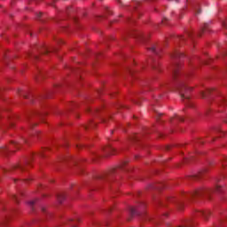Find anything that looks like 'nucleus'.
<instances>
[{
	"label": "nucleus",
	"instance_id": "39448f33",
	"mask_svg": "<svg viewBox=\"0 0 227 227\" xmlns=\"http://www.w3.org/2000/svg\"><path fill=\"white\" fill-rule=\"evenodd\" d=\"M104 152L105 153H106V155H114V148L111 145H107L106 147L104 148Z\"/></svg>",
	"mask_w": 227,
	"mask_h": 227
},
{
	"label": "nucleus",
	"instance_id": "a878e982",
	"mask_svg": "<svg viewBox=\"0 0 227 227\" xmlns=\"http://www.w3.org/2000/svg\"><path fill=\"white\" fill-rule=\"evenodd\" d=\"M36 15H37V19H40V17H42V12H39Z\"/></svg>",
	"mask_w": 227,
	"mask_h": 227
},
{
	"label": "nucleus",
	"instance_id": "a211bd4d",
	"mask_svg": "<svg viewBox=\"0 0 227 227\" xmlns=\"http://www.w3.org/2000/svg\"><path fill=\"white\" fill-rule=\"evenodd\" d=\"M222 26L224 27V29H227V19L222 21Z\"/></svg>",
	"mask_w": 227,
	"mask_h": 227
},
{
	"label": "nucleus",
	"instance_id": "f257e3e1",
	"mask_svg": "<svg viewBox=\"0 0 227 227\" xmlns=\"http://www.w3.org/2000/svg\"><path fill=\"white\" fill-rule=\"evenodd\" d=\"M221 192V185L216 184L215 189H207V188H200L198 190H195L192 193L189 194V198H192V200H196V198H201V196H207L210 200V194L212 192Z\"/></svg>",
	"mask_w": 227,
	"mask_h": 227
},
{
	"label": "nucleus",
	"instance_id": "20e7f679",
	"mask_svg": "<svg viewBox=\"0 0 227 227\" xmlns=\"http://www.w3.org/2000/svg\"><path fill=\"white\" fill-rule=\"evenodd\" d=\"M207 173V168L200 171L198 174L190 176L191 180H200Z\"/></svg>",
	"mask_w": 227,
	"mask_h": 227
},
{
	"label": "nucleus",
	"instance_id": "7ed1b4c3",
	"mask_svg": "<svg viewBox=\"0 0 227 227\" xmlns=\"http://www.w3.org/2000/svg\"><path fill=\"white\" fill-rule=\"evenodd\" d=\"M173 79L176 80L178 75H180V64L176 63L173 67Z\"/></svg>",
	"mask_w": 227,
	"mask_h": 227
},
{
	"label": "nucleus",
	"instance_id": "c9c22d12",
	"mask_svg": "<svg viewBox=\"0 0 227 227\" xmlns=\"http://www.w3.org/2000/svg\"><path fill=\"white\" fill-rule=\"evenodd\" d=\"M23 143H27V139H23Z\"/></svg>",
	"mask_w": 227,
	"mask_h": 227
},
{
	"label": "nucleus",
	"instance_id": "7c9ffc66",
	"mask_svg": "<svg viewBox=\"0 0 227 227\" xmlns=\"http://www.w3.org/2000/svg\"><path fill=\"white\" fill-rule=\"evenodd\" d=\"M188 106H189V107H192V103H189V104H188Z\"/></svg>",
	"mask_w": 227,
	"mask_h": 227
},
{
	"label": "nucleus",
	"instance_id": "1a4fd4ad",
	"mask_svg": "<svg viewBox=\"0 0 227 227\" xmlns=\"http://www.w3.org/2000/svg\"><path fill=\"white\" fill-rule=\"evenodd\" d=\"M175 121H184V118H183V117H180V116H178V115H175V117L172 118V119L170 120V121H171L172 123H174Z\"/></svg>",
	"mask_w": 227,
	"mask_h": 227
},
{
	"label": "nucleus",
	"instance_id": "473e14b6",
	"mask_svg": "<svg viewBox=\"0 0 227 227\" xmlns=\"http://www.w3.org/2000/svg\"><path fill=\"white\" fill-rule=\"evenodd\" d=\"M42 212H45V207L41 208Z\"/></svg>",
	"mask_w": 227,
	"mask_h": 227
},
{
	"label": "nucleus",
	"instance_id": "c03bdc74",
	"mask_svg": "<svg viewBox=\"0 0 227 227\" xmlns=\"http://www.w3.org/2000/svg\"><path fill=\"white\" fill-rule=\"evenodd\" d=\"M179 227H185V226H179ZM186 227H189V226H186Z\"/></svg>",
	"mask_w": 227,
	"mask_h": 227
},
{
	"label": "nucleus",
	"instance_id": "4468645a",
	"mask_svg": "<svg viewBox=\"0 0 227 227\" xmlns=\"http://www.w3.org/2000/svg\"><path fill=\"white\" fill-rule=\"evenodd\" d=\"M35 204H36V200H30L28 202V205H29L30 208H32V210H35L34 207H35Z\"/></svg>",
	"mask_w": 227,
	"mask_h": 227
},
{
	"label": "nucleus",
	"instance_id": "f8f14e48",
	"mask_svg": "<svg viewBox=\"0 0 227 227\" xmlns=\"http://www.w3.org/2000/svg\"><path fill=\"white\" fill-rule=\"evenodd\" d=\"M129 212L131 216L137 215L138 214L137 210H136V207H130Z\"/></svg>",
	"mask_w": 227,
	"mask_h": 227
},
{
	"label": "nucleus",
	"instance_id": "dca6fc26",
	"mask_svg": "<svg viewBox=\"0 0 227 227\" xmlns=\"http://www.w3.org/2000/svg\"><path fill=\"white\" fill-rule=\"evenodd\" d=\"M207 93H210V90H208L207 92H204V91L200 92L202 98H207Z\"/></svg>",
	"mask_w": 227,
	"mask_h": 227
},
{
	"label": "nucleus",
	"instance_id": "5701e85b",
	"mask_svg": "<svg viewBox=\"0 0 227 227\" xmlns=\"http://www.w3.org/2000/svg\"><path fill=\"white\" fill-rule=\"evenodd\" d=\"M226 99H220V105L221 106H226Z\"/></svg>",
	"mask_w": 227,
	"mask_h": 227
},
{
	"label": "nucleus",
	"instance_id": "9d476101",
	"mask_svg": "<svg viewBox=\"0 0 227 227\" xmlns=\"http://www.w3.org/2000/svg\"><path fill=\"white\" fill-rule=\"evenodd\" d=\"M207 29H208V25L207 23H205L204 26L200 28V33H199L198 35L201 36V33H203L204 31H207Z\"/></svg>",
	"mask_w": 227,
	"mask_h": 227
},
{
	"label": "nucleus",
	"instance_id": "4be33fe9",
	"mask_svg": "<svg viewBox=\"0 0 227 227\" xmlns=\"http://www.w3.org/2000/svg\"><path fill=\"white\" fill-rule=\"evenodd\" d=\"M153 70H159V64L158 63H154L153 65Z\"/></svg>",
	"mask_w": 227,
	"mask_h": 227
},
{
	"label": "nucleus",
	"instance_id": "a19ab883",
	"mask_svg": "<svg viewBox=\"0 0 227 227\" xmlns=\"http://www.w3.org/2000/svg\"><path fill=\"white\" fill-rule=\"evenodd\" d=\"M56 51V49H52V50H51V51Z\"/></svg>",
	"mask_w": 227,
	"mask_h": 227
},
{
	"label": "nucleus",
	"instance_id": "0eeeda50",
	"mask_svg": "<svg viewBox=\"0 0 227 227\" xmlns=\"http://www.w3.org/2000/svg\"><path fill=\"white\" fill-rule=\"evenodd\" d=\"M200 215H202L206 221L208 220V216L210 215V211H198Z\"/></svg>",
	"mask_w": 227,
	"mask_h": 227
},
{
	"label": "nucleus",
	"instance_id": "e433bc0d",
	"mask_svg": "<svg viewBox=\"0 0 227 227\" xmlns=\"http://www.w3.org/2000/svg\"><path fill=\"white\" fill-rule=\"evenodd\" d=\"M99 178H106V176H99Z\"/></svg>",
	"mask_w": 227,
	"mask_h": 227
},
{
	"label": "nucleus",
	"instance_id": "f704fd0d",
	"mask_svg": "<svg viewBox=\"0 0 227 227\" xmlns=\"http://www.w3.org/2000/svg\"><path fill=\"white\" fill-rule=\"evenodd\" d=\"M24 98H28L27 95H23Z\"/></svg>",
	"mask_w": 227,
	"mask_h": 227
},
{
	"label": "nucleus",
	"instance_id": "72a5a7b5",
	"mask_svg": "<svg viewBox=\"0 0 227 227\" xmlns=\"http://www.w3.org/2000/svg\"><path fill=\"white\" fill-rule=\"evenodd\" d=\"M188 36H192V33H188Z\"/></svg>",
	"mask_w": 227,
	"mask_h": 227
},
{
	"label": "nucleus",
	"instance_id": "423d86ee",
	"mask_svg": "<svg viewBox=\"0 0 227 227\" xmlns=\"http://www.w3.org/2000/svg\"><path fill=\"white\" fill-rule=\"evenodd\" d=\"M160 51H161L160 47L157 45H153V47L150 48V51L153 52V54H156V56H159Z\"/></svg>",
	"mask_w": 227,
	"mask_h": 227
},
{
	"label": "nucleus",
	"instance_id": "37998d69",
	"mask_svg": "<svg viewBox=\"0 0 227 227\" xmlns=\"http://www.w3.org/2000/svg\"><path fill=\"white\" fill-rule=\"evenodd\" d=\"M71 227H76L75 225H72Z\"/></svg>",
	"mask_w": 227,
	"mask_h": 227
},
{
	"label": "nucleus",
	"instance_id": "a18cd8bd",
	"mask_svg": "<svg viewBox=\"0 0 227 227\" xmlns=\"http://www.w3.org/2000/svg\"><path fill=\"white\" fill-rule=\"evenodd\" d=\"M162 22H164V20H162Z\"/></svg>",
	"mask_w": 227,
	"mask_h": 227
},
{
	"label": "nucleus",
	"instance_id": "6e6552de",
	"mask_svg": "<svg viewBox=\"0 0 227 227\" xmlns=\"http://www.w3.org/2000/svg\"><path fill=\"white\" fill-rule=\"evenodd\" d=\"M172 58H174V59H178V58H184V53L179 52V51H175V52L172 54Z\"/></svg>",
	"mask_w": 227,
	"mask_h": 227
},
{
	"label": "nucleus",
	"instance_id": "aec40b11",
	"mask_svg": "<svg viewBox=\"0 0 227 227\" xmlns=\"http://www.w3.org/2000/svg\"><path fill=\"white\" fill-rule=\"evenodd\" d=\"M12 200H13L16 203H19V196L13 194V195H12Z\"/></svg>",
	"mask_w": 227,
	"mask_h": 227
},
{
	"label": "nucleus",
	"instance_id": "f3484780",
	"mask_svg": "<svg viewBox=\"0 0 227 227\" xmlns=\"http://www.w3.org/2000/svg\"><path fill=\"white\" fill-rule=\"evenodd\" d=\"M8 149H6V147L4 148H0V153H8Z\"/></svg>",
	"mask_w": 227,
	"mask_h": 227
},
{
	"label": "nucleus",
	"instance_id": "f03ea898",
	"mask_svg": "<svg viewBox=\"0 0 227 227\" xmlns=\"http://www.w3.org/2000/svg\"><path fill=\"white\" fill-rule=\"evenodd\" d=\"M177 90L184 100H189V93L192 91V88L188 87L184 82H180L177 85Z\"/></svg>",
	"mask_w": 227,
	"mask_h": 227
},
{
	"label": "nucleus",
	"instance_id": "cd10ccee",
	"mask_svg": "<svg viewBox=\"0 0 227 227\" xmlns=\"http://www.w3.org/2000/svg\"><path fill=\"white\" fill-rule=\"evenodd\" d=\"M58 43H63V40L59 39V40H58Z\"/></svg>",
	"mask_w": 227,
	"mask_h": 227
},
{
	"label": "nucleus",
	"instance_id": "c756f323",
	"mask_svg": "<svg viewBox=\"0 0 227 227\" xmlns=\"http://www.w3.org/2000/svg\"><path fill=\"white\" fill-rule=\"evenodd\" d=\"M179 40H185V38L184 36H180Z\"/></svg>",
	"mask_w": 227,
	"mask_h": 227
},
{
	"label": "nucleus",
	"instance_id": "c85d7f7f",
	"mask_svg": "<svg viewBox=\"0 0 227 227\" xmlns=\"http://www.w3.org/2000/svg\"><path fill=\"white\" fill-rule=\"evenodd\" d=\"M90 127H95V123L90 122Z\"/></svg>",
	"mask_w": 227,
	"mask_h": 227
},
{
	"label": "nucleus",
	"instance_id": "2f4dec72",
	"mask_svg": "<svg viewBox=\"0 0 227 227\" xmlns=\"http://www.w3.org/2000/svg\"><path fill=\"white\" fill-rule=\"evenodd\" d=\"M153 189H159V186H152Z\"/></svg>",
	"mask_w": 227,
	"mask_h": 227
},
{
	"label": "nucleus",
	"instance_id": "393cba45",
	"mask_svg": "<svg viewBox=\"0 0 227 227\" xmlns=\"http://www.w3.org/2000/svg\"><path fill=\"white\" fill-rule=\"evenodd\" d=\"M14 168H20V169H24V167H22V166H20V165H16V166H14Z\"/></svg>",
	"mask_w": 227,
	"mask_h": 227
},
{
	"label": "nucleus",
	"instance_id": "412c9836",
	"mask_svg": "<svg viewBox=\"0 0 227 227\" xmlns=\"http://www.w3.org/2000/svg\"><path fill=\"white\" fill-rule=\"evenodd\" d=\"M138 38L140 40H146V36L143 35V34H138Z\"/></svg>",
	"mask_w": 227,
	"mask_h": 227
},
{
	"label": "nucleus",
	"instance_id": "6ab92c4d",
	"mask_svg": "<svg viewBox=\"0 0 227 227\" xmlns=\"http://www.w3.org/2000/svg\"><path fill=\"white\" fill-rule=\"evenodd\" d=\"M13 143V145H14V146L16 147V148H20V146H21V145H22V143H18V142H12Z\"/></svg>",
	"mask_w": 227,
	"mask_h": 227
},
{
	"label": "nucleus",
	"instance_id": "79ce46f5",
	"mask_svg": "<svg viewBox=\"0 0 227 227\" xmlns=\"http://www.w3.org/2000/svg\"><path fill=\"white\" fill-rule=\"evenodd\" d=\"M27 164H29V160H28V161H27Z\"/></svg>",
	"mask_w": 227,
	"mask_h": 227
},
{
	"label": "nucleus",
	"instance_id": "4c0bfd02",
	"mask_svg": "<svg viewBox=\"0 0 227 227\" xmlns=\"http://www.w3.org/2000/svg\"><path fill=\"white\" fill-rule=\"evenodd\" d=\"M68 221H69V223H72L74 221V219H69Z\"/></svg>",
	"mask_w": 227,
	"mask_h": 227
},
{
	"label": "nucleus",
	"instance_id": "58836bf2",
	"mask_svg": "<svg viewBox=\"0 0 227 227\" xmlns=\"http://www.w3.org/2000/svg\"><path fill=\"white\" fill-rule=\"evenodd\" d=\"M35 59H38V57L37 56H34Z\"/></svg>",
	"mask_w": 227,
	"mask_h": 227
},
{
	"label": "nucleus",
	"instance_id": "bb28decb",
	"mask_svg": "<svg viewBox=\"0 0 227 227\" xmlns=\"http://www.w3.org/2000/svg\"><path fill=\"white\" fill-rule=\"evenodd\" d=\"M125 164H127V162H122V164L120 166V168H123V166H125Z\"/></svg>",
	"mask_w": 227,
	"mask_h": 227
},
{
	"label": "nucleus",
	"instance_id": "2eb2a0df",
	"mask_svg": "<svg viewBox=\"0 0 227 227\" xmlns=\"http://www.w3.org/2000/svg\"><path fill=\"white\" fill-rule=\"evenodd\" d=\"M129 141H130L131 143H134L135 141H137V136H136V135H131V136L129 137Z\"/></svg>",
	"mask_w": 227,
	"mask_h": 227
},
{
	"label": "nucleus",
	"instance_id": "ea45409f",
	"mask_svg": "<svg viewBox=\"0 0 227 227\" xmlns=\"http://www.w3.org/2000/svg\"><path fill=\"white\" fill-rule=\"evenodd\" d=\"M106 119H104V120H103V122L106 123Z\"/></svg>",
	"mask_w": 227,
	"mask_h": 227
},
{
	"label": "nucleus",
	"instance_id": "9b49d317",
	"mask_svg": "<svg viewBox=\"0 0 227 227\" xmlns=\"http://www.w3.org/2000/svg\"><path fill=\"white\" fill-rule=\"evenodd\" d=\"M58 201L59 203H63V200H65V195L63 193H59L58 196Z\"/></svg>",
	"mask_w": 227,
	"mask_h": 227
},
{
	"label": "nucleus",
	"instance_id": "ddd939ff",
	"mask_svg": "<svg viewBox=\"0 0 227 227\" xmlns=\"http://www.w3.org/2000/svg\"><path fill=\"white\" fill-rule=\"evenodd\" d=\"M42 54H48V52H51V50L47 46H43V50H41Z\"/></svg>",
	"mask_w": 227,
	"mask_h": 227
},
{
	"label": "nucleus",
	"instance_id": "b1692460",
	"mask_svg": "<svg viewBox=\"0 0 227 227\" xmlns=\"http://www.w3.org/2000/svg\"><path fill=\"white\" fill-rule=\"evenodd\" d=\"M201 13V10H198V7H196V15H200Z\"/></svg>",
	"mask_w": 227,
	"mask_h": 227
}]
</instances>
